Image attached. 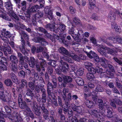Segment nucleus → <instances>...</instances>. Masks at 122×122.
I'll return each instance as SVG.
<instances>
[{
  "label": "nucleus",
  "mask_w": 122,
  "mask_h": 122,
  "mask_svg": "<svg viewBox=\"0 0 122 122\" xmlns=\"http://www.w3.org/2000/svg\"><path fill=\"white\" fill-rule=\"evenodd\" d=\"M90 113L94 117L98 118L97 120H96L95 122H101L103 120V114L99 112L97 108L90 111Z\"/></svg>",
  "instance_id": "f257e3e1"
},
{
  "label": "nucleus",
  "mask_w": 122,
  "mask_h": 122,
  "mask_svg": "<svg viewBox=\"0 0 122 122\" xmlns=\"http://www.w3.org/2000/svg\"><path fill=\"white\" fill-rule=\"evenodd\" d=\"M20 34L21 35L20 41L22 45H25L27 44L30 46V43L29 41V36L25 32L23 31H19Z\"/></svg>",
  "instance_id": "f03ea898"
},
{
  "label": "nucleus",
  "mask_w": 122,
  "mask_h": 122,
  "mask_svg": "<svg viewBox=\"0 0 122 122\" xmlns=\"http://www.w3.org/2000/svg\"><path fill=\"white\" fill-rule=\"evenodd\" d=\"M54 19L51 23H49L45 26V28L48 30L53 31L54 32L58 33L59 32L60 29L58 27H56L55 26V21Z\"/></svg>",
  "instance_id": "7ed1b4c3"
},
{
  "label": "nucleus",
  "mask_w": 122,
  "mask_h": 122,
  "mask_svg": "<svg viewBox=\"0 0 122 122\" xmlns=\"http://www.w3.org/2000/svg\"><path fill=\"white\" fill-rule=\"evenodd\" d=\"M47 65V62L45 60H42L41 61H39V64H37L36 65V70L40 72L41 71V69H42L43 71H45V67Z\"/></svg>",
  "instance_id": "20e7f679"
},
{
  "label": "nucleus",
  "mask_w": 122,
  "mask_h": 122,
  "mask_svg": "<svg viewBox=\"0 0 122 122\" xmlns=\"http://www.w3.org/2000/svg\"><path fill=\"white\" fill-rule=\"evenodd\" d=\"M0 99L4 102H7L9 103L10 106V103L12 102L10 101L11 97L10 96H7L4 94V92H0Z\"/></svg>",
  "instance_id": "39448f33"
},
{
  "label": "nucleus",
  "mask_w": 122,
  "mask_h": 122,
  "mask_svg": "<svg viewBox=\"0 0 122 122\" xmlns=\"http://www.w3.org/2000/svg\"><path fill=\"white\" fill-rule=\"evenodd\" d=\"M62 78L63 82L62 83L61 85L63 87H65L68 83H71L72 81V78L70 76L63 75Z\"/></svg>",
  "instance_id": "423d86ee"
},
{
  "label": "nucleus",
  "mask_w": 122,
  "mask_h": 122,
  "mask_svg": "<svg viewBox=\"0 0 122 122\" xmlns=\"http://www.w3.org/2000/svg\"><path fill=\"white\" fill-rule=\"evenodd\" d=\"M99 46L100 48L98 49V51L99 53L102 56L108 57V56L106 51L104 50H106L107 47L102 45H99Z\"/></svg>",
  "instance_id": "0eeeda50"
},
{
  "label": "nucleus",
  "mask_w": 122,
  "mask_h": 122,
  "mask_svg": "<svg viewBox=\"0 0 122 122\" xmlns=\"http://www.w3.org/2000/svg\"><path fill=\"white\" fill-rule=\"evenodd\" d=\"M45 13L46 14L48 18L50 20H54L55 19L52 15V11L49 9V7L47 6L44 8Z\"/></svg>",
  "instance_id": "6e6552de"
},
{
  "label": "nucleus",
  "mask_w": 122,
  "mask_h": 122,
  "mask_svg": "<svg viewBox=\"0 0 122 122\" xmlns=\"http://www.w3.org/2000/svg\"><path fill=\"white\" fill-rule=\"evenodd\" d=\"M84 35V33L82 30H78L77 34L75 35V37H74V39L78 41H80L83 38Z\"/></svg>",
  "instance_id": "1a4fd4ad"
},
{
  "label": "nucleus",
  "mask_w": 122,
  "mask_h": 122,
  "mask_svg": "<svg viewBox=\"0 0 122 122\" xmlns=\"http://www.w3.org/2000/svg\"><path fill=\"white\" fill-rule=\"evenodd\" d=\"M43 15V13L40 11L36 14L35 16H33L32 17V22L33 23V24L35 26L36 25V20L42 17Z\"/></svg>",
  "instance_id": "9d476101"
},
{
  "label": "nucleus",
  "mask_w": 122,
  "mask_h": 122,
  "mask_svg": "<svg viewBox=\"0 0 122 122\" xmlns=\"http://www.w3.org/2000/svg\"><path fill=\"white\" fill-rule=\"evenodd\" d=\"M60 63L62 65L61 69V71L65 73H67L68 71L69 65L62 60L60 61Z\"/></svg>",
  "instance_id": "9b49d317"
},
{
  "label": "nucleus",
  "mask_w": 122,
  "mask_h": 122,
  "mask_svg": "<svg viewBox=\"0 0 122 122\" xmlns=\"http://www.w3.org/2000/svg\"><path fill=\"white\" fill-rule=\"evenodd\" d=\"M1 35L2 36V39L6 43H8L9 42V40L7 38L9 37L10 36V32L7 31L2 32H1Z\"/></svg>",
  "instance_id": "f8f14e48"
},
{
  "label": "nucleus",
  "mask_w": 122,
  "mask_h": 122,
  "mask_svg": "<svg viewBox=\"0 0 122 122\" xmlns=\"http://www.w3.org/2000/svg\"><path fill=\"white\" fill-rule=\"evenodd\" d=\"M18 56L19 58V62L20 64H24V60L26 59V61H29V58L26 56H23L20 53H17Z\"/></svg>",
  "instance_id": "ddd939ff"
},
{
  "label": "nucleus",
  "mask_w": 122,
  "mask_h": 122,
  "mask_svg": "<svg viewBox=\"0 0 122 122\" xmlns=\"http://www.w3.org/2000/svg\"><path fill=\"white\" fill-rule=\"evenodd\" d=\"M43 50V47L39 46H37L36 47L33 46L31 48L32 53L34 54L35 52L38 53L42 52Z\"/></svg>",
  "instance_id": "4468645a"
},
{
  "label": "nucleus",
  "mask_w": 122,
  "mask_h": 122,
  "mask_svg": "<svg viewBox=\"0 0 122 122\" xmlns=\"http://www.w3.org/2000/svg\"><path fill=\"white\" fill-rule=\"evenodd\" d=\"M24 14L25 15V16L26 18V20L29 25L30 26H31L33 25V23L32 22V20L31 22V19H30V13L27 10L24 12Z\"/></svg>",
  "instance_id": "2eb2a0df"
},
{
  "label": "nucleus",
  "mask_w": 122,
  "mask_h": 122,
  "mask_svg": "<svg viewBox=\"0 0 122 122\" xmlns=\"http://www.w3.org/2000/svg\"><path fill=\"white\" fill-rule=\"evenodd\" d=\"M40 9L39 6L37 5H36L32 6H30L28 9L29 13L36 12L38 11L39 9Z\"/></svg>",
  "instance_id": "dca6fc26"
},
{
  "label": "nucleus",
  "mask_w": 122,
  "mask_h": 122,
  "mask_svg": "<svg viewBox=\"0 0 122 122\" xmlns=\"http://www.w3.org/2000/svg\"><path fill=\"white\" fill-rule=\"evenodd\" d=\"M38 61L37 59H35L34 57H31L29 61V64L30 66L32 67H34L35 65L38 64Z\"/></svg>",
  "instance_id": "f3484780"
},
{
  "label": "nucleus",
  "mask_w": 122,
  "mask_h": 122,
  "mask_svg": "<svg viewBox=\"0 0 122 122\" xmlns=\"http://www.w3.org/2000/svg\"><path fill=\"white\" fill-rule=\"evenodd\" d=\"M106 108L105 110H107V117L109 118H111L113 117L112 113L111 111L112 108L110 107L109 105H107Z\"/></svg>",
  "instance_id": "a211bd4d"
},
{
  "label": "nucleus",
  "mask_w": 122,
  "mask_h": 122,
  "mask_svg": "<svg viewBox=\"0 0 122 122\" xmlns=\"http://www.w3.org/2000/svg\"><path fill=\"white\" fill-rule=\"evenodd\" d=\"M59 51L61 54L67 55L68 56L70 54V52H69L66 49L63 47L59 48Z\"/></svg>",
  "instance_id": "6ab92c4d"
},
{
  "label": "nucleus",
  "mask_w": 122,
  "mask_h": 122,
  "mask_svg": "<svg viewBox=\"0 0 122 122\" xmlns=\"http://www.w3.org/2000/svg\"><path fill=\"white\" fill-rule=\"evenodd\" d=\"M19 4H18V7L19 8H20L21 7V10L23 11L26 10V1H23L21 2L20 4H19Z\"/></svg>",
  "instance_id": "aec40b11"
},
{
  "label": "nucleus",
  "mask_w": 122,
  "mask_h": 122,
  "mask_svg": "<svg viewBox=\"0 0 122 122\" xmlns=\"http://www.w3.org/2000/svg\"><path fill=\"white\" fill-rule=\"evenodd\" d=\"M20 107L22 109H25L26 110L29 107L26 102L23 101L18 103Z\"/></svg>",
  "instance_id": "412c9836"
},
{
  "label": "nucleus",
  "mask_w": 122,
  "mask_h": 122,
  "mask_svg": "<svg viewBox=\"0 0 122 122\" xmlns=\"http://www.w3.org/2000/svg\"><path fill=\"white\" fill-rule=\"evenodd\" d=\"M108 61L103 57L100 58V64L101 66L105 68H106L107 66L106 63H108Z\"/></svg>",
  "instance_id": "4be33fe9"
},
{
  "label": "nucleus",
  "mask_w": 122,
  "mask_h": 122,
  "mask_svg": "<svg viewBox=\"0 0 122 122\" xmlns=\"http://www.w3.org/2000/svg\"><path fill=\"white\" fill-rule=\"evenodd\" d=\"M10 60L12 63H18V62L16 56L14 55H11L10 57Z\"/></svg>",
  "instance_id": "5701e85b"
},
{
  "label": "nucleus",
  "mask_w": 122,
  "mask_h": 122,
  "mask_svg": "<svg viewBox=\"0 0 122 122\" xmlns=\"http://www.w3.org/2000/svg\"><path fill=\"white\" fill-rule=\"evenodd\" d=\"M71 57L72 59L75 61H80V59L78 56L73 53V52L71 51L70 54L69 56Z\"/></svg>",
  "instance_id": "b1692460"
},
{
  "label": "nucleus",
  "mask_w": 122,
  "mask_h": 122,
  "mask_svg": "<svg viewBox=\"0 0 122 122\" xmlns=\"http://www.w3.org/2000/svg\"><path fill=\"white\" fill-rule=\"evenodd\" d=\"M17 64V63H12L11 65L10 69L14 72H17L18 70Z\"/></svg>",
  "instance_id": "393cba45"
},
{
  "label": "nucleus",
  "mask_w": 122,
  "mask_h": 122,
  "mask_svg": "<svg viewBox=\"0 0 122 122\" xmlns=\"http://www.w3.org/2000/svg\"><path fill=\"white\" fill-rule=\"evenodd\" d=\"M84 52L87 54V56L90 58H94L97 56V55L96 54L92 51H90L89 53H88L87 52Z\"/></svg>",
  "instance_id": "a878e982"
},
{
  "label": "nucleus",
  "mask_w": 122,
  "mask_h": 122,
  "mask_svg": "<svg viewBox=\"0 0 122 122\" xmlns=\"http://www.w3.org/2000/svg\"><path fill=\"white\" fill-rule=\"evenodd\" d=\"M16 115L14 116V119L15 120L12 122H22V119L19 115L17 112L16 113Z\"/></svg>",
  "instance_id": "bb28decb"
},
{
  "label": "nucleus",
  "mask_w": 122,
  "mask_h": 122,
  "mask_svg": "<svg viewBox=\"0 0 122 122\" xmlns=\"http://www.w3.org/2000/svg\"><path fill=\"white\" fill-rule=\"evenodd\" d=\"M89 4L88 6L89 8L90 9H93L95 6V0H88Z\"/></svg>",
  "instance_id": "cd10ccee"
},
{
  "label": "nucleus",
  "mask_w": 122,
  "mask_h": 122,
  "mask_svg": "<svg viewBox=\"0 0 122 122\" xmlns=\"http://www.w3.org/2000/svg\"><path fill=\"white\" fill-rule=\"evenodd\" d=\"M116 16L114 12H111L108 14V18L112 21H113L116 19Z\"/></svg>",
  "instance_id": "c85d7f7f"
},
{
  "label": "nucleus",
  "mask_w": 122,
  "mask_h": 122,
  "mask_svg": "<svg viewBox=\"0 0 122 122\" xmlns=\"http://www.w3.org/2000/svg\"><path fill=\"white\" fill-rule=\"evenodd\" d=\"M26 92V95L28 96H30V97H32L33 96H34L31 90L28 88L26 87L25 90Z\"/></svg>",
  "instance_id": "c756f323"
},
{
  "label": "nucleus",
  "mask_w": 122,
  "mask_h": 122,
  "mask_svg": "<svg viewBox=\"0 0 122 122\" xmlns=\"http://www.w3.org/2000/svg\"><path fill=\"white\" fill-rule=\"evenodd\" d=\"M86 104L87 107L89 108L93 107L94 106V104L92 101L87 100L86 101Z\"/></svg>",
  "instance_id": "7c9ffc66"
},
{
  "label": "nucleus",
  "mask_w": 122,
  "mask_h": 122,
  "mask_svg": "<svg viewBox=\"0 0 122 122\" xmlns=\"http://www.w3.org/2000/svg\"><path fill=\"white\" fill-rule=\"evenodd\" d=\"M76 81L79 85L83 86L84 84V82L83 79L80 77H77L76 80Z\"/></svg>",
  "instance_id": "2f4dec72"
},
{
  "label": "nucleus",
  "mask_w": 122,
  "mask_h": 122,
  "mask_svg": "<svg viewBox=\"0 0 122 122\" xmlns=\"http://www.w3.org/2000/svg\"><path fill=\"white\" fill-rule=\"evenodd\" d=\"M27 112V114L28 116L30 117L31 118L33 119L34 118V114L31 110L29 108L26 110Z\"/></svg>",
  "instance_id": "473e14b6"
},
{
  "label": "nucleus",
  "mask_w": 122,
  "mask_h": 122,
  "mask_svg": "<svg viewBox=\"0 0 122 122\" xmlns=\"http://www.w3.org/2000/svg\"><path fill=\"white\" fill-rule=\"evenodd\" d=\"M32 103V106H31V109L32 111L34 112L36 111H38L37 105L35 101H34Z\"/></svg>",
  "instance_id": "72a5a7b5"
},
{
  "label": "nucleus",
  "mask_w": 122,
  "mask_h": 122,
  "mask_svg": "<svg viewBox=\"0 0 122 122\" xmlns=\"http://www.w3.org/2000/svg\"><path fill=\"white\" fill-rule=\"evenodd\" d=\"M95 91L97 92H102L104 91V89L101 85H98L96 87Z\"/></svg>",
  "instance_id": "f704fd0d"
},
{
  "label": "nucleus",
  "mask_w": 122,
  "mask_h": 122,
  "mask_svg": "<svg viewBox=\"0 0 122 122\" xmlns=\"http://www.w3.org/2000/svg\"><path fill=\"white\" fill-rule=\"evenodd\" d=\"M22 46H21L19 47L20 50L25 55H27L28 53L25 48V45H22Z\"/></svg>",
  "instance_id": "c9c22d12"
},
{
  "label": "nucleus",
  "mask_w": 122,
  "mask_h": 122,
  "mask_svg": "<svg viewBox=\"0 0 122 122\" xmlns=\"http://www.w3.org/2000/svg\"><path fill=\"white\" fill-rule=\"evenodd\" d=\"M4 82L7 86L11 87L12 85V82L11 80L10 79H8L5 80L4 81Z\"/></svg>",
  "instance_id": "e433bc0d"
},
{
  "label": "nucleus",
  "mask_w": 122,
  "mask_h": 122,
  "mask_svg": "<svg viewBox=\"0 0 122 122\" xmlns=\"http://www.w3.org/2000/svg\"><path fill=\"white\" fill-rule=\"evenodd\" d=\"M56 98H54L53 99V101H52L51 105L54 108H55V107L58 106V105L56 100Z\"/></svg>",
  "instance_id": "4c0bfd02"
},
{
  "label": "nucleus",
  "mask_w": 122,
  "mask_h": 122,
  "mask_svg": "<svg viewBox=\"0 0 122 122\" xmlns=\"http://www.w3.org/2000/svg\"><path fill=\"white\" fill-rule=\"evenodd\" d=\"M86 77L88 80L92 81L93 80L94 78V75L92 74H90V73H89L87 74Z\"/></svg>",
  "instance_id": "58836bf2"
},
{
  "label": "nucleus",
  "mask_w": 122,
  "mask_h": 122,
  "mask_svg": "<svg viewBox=\"0 0 122 122\" xmlns=\"http://www.w3.org/2000/svg\"><path fill=\"white\" fill-rule=\"evenodd\" d=\"M10 77L12 81L14 82H15L17 81V78L16 76L13 72H12L10 74Z\"/></svg>",
  "instance_id": "ea45409f"
},
{
  "label": "nucleus",
  "mask_w": 122,
  "mask_h": 122,
  "mask_svg": "<svg viewBox=\"0 0 122 122\" xmlns=\"http://www.w3.org/2000/svg\"><path fill=\"white\" fill-rule=\"evenodd\" d=\"M51 90H47V93L48 94V96L49 98H52V99L55 97V96L54 93L51 92Z\"/></svg>",
  "instance_id": "a19ab883"
},
{
  "label": "nucleus",
  "mask_w": 122,
  "mask_h": 122,
  "mask_svg": "<svg viewBox=\"0 0 122 122\" xmlns=\"http://www.w3.org/2000/svg\"><path fill=\"white\" fill-rule=\"evenodd\" d=\"M54 85L53 86L51 83L48 81L47 84V90H52L54 88Z\"/></svg>",
  "instance_id": "79ce46f5"
},
{
  "label": "nucleus",
  "mask_w": 122,
  "mask_h": 122,
  "mask_svg": "<svg viewBox=\"0 0 122 122\" xmlns=\"http://www.w3.org/2000/svg\"><path fill=\"white\" fill-rule=\"evenodd\" d=\"M83 69L82 68L79 69L76 71V75L78 76H82L83 73Z\"/></svg>",
  "instance_id": "37998d69"
},
{
  "label": "nucleus",
  "mask_w": 122,
  "mask_h": 122,
  "mask_svg": "<svg viewBox=\"0 0 122 122\" xmlns=\"http://www.w3.org/2000/svg\"><path fill=\"white\" fill-rule=\"evenodd\" d=\"M84 65L85 67L87 70L91 67L93 65L92 63L88 62H85L84 63Z\"/></svg>",
  "instance_id": "c03bdc74"
},
{
  "label": "nucleus",
  "mask_w": 122,
  "mask_h": 122,
  "mask_svg": "<svg viewBox=\"0 0 122 122\" xmlns=\"http://www.w3.org/2000/svg\"><path fill=\"white\" fill-rule=\"evenodd\" d=\"M105 68L104 69H102V72L101 73V77H106V73H107V72L108 70L106 69Z\"/></svg>",
  "instance_id": "a18cd8bd"
},
{
  "label": "nucleus",
  "mask_w": 122,
  "mask_h": 122,
  "mask_svg": "<svg viewBox=\"0 0 122 122\" xmlns=\"http://www.w3.org/2000/svg\"><path fill=\"white\" fill-rule=\"evenodd\" d=\"M110 105L113 107L114 109L116 108L117 107L115 99H113L111 100L110 101Z\"/></svg>",
  "instance_id": "49530a36"
},
{
  "label": "nucleus",
  "mask_w": 122,
  "mask_h": 122,
  "mask_svg": "<svg viewBox=\"0 0 122 122\" xmlns=\"http://www.w3.org/2000/svg\"><path fill=\"white\" fill-rule=\"evenodd\" d=\"M36 30L37 31H40L45 33L46 32V30L44 28L42 27H38L35 28Z\"/></svg>",
  "instance_id": "de8ad7c7"
},
{
  "label": "nucleus",
  "mask_w": 122,
  "mask_h": 122,
  "mask_svg": "<svg viewBox=\"0 0 122 122\" xmlns=\"http://www.w3.org/2000/svg\"><path fill=\"white\" fill-rule=\"evenodd\" d=\"M28 85L31 90H34L35 85L34 83L31 81H30L28 83Z\"/></svg>",
  "instance_id": "09e8293b"
},
{
  "label": "nucleus",
  "mask_w": 122,
  "mask_h": 122,
  "mask_svg": "<svg viewBox=\"0 0 122 122\" xmlns=\"http://www.w3.org/2000/svg\"><path fill=\"white\" fill-rule=\"evenodd\" d=\"M42 45L45 46L47 45V42L46 40L44 38L41 37L40 42Z\"/></svg>",
  "instance_id": "8fccbe9b"
},
{
  "label": "nucleus",
  "mask_w": 122,
  "mask_h": 122,
  "mask_svg": "<svg viewBox=\"0 0 122 122\" xmlns=\"http://www.w3.org/2000/svg\"><path fill=\"white\" fill-rule=\"evenodd\" d=\"M52 82L54 85V88H55L57 87L56 79V77L55 76H52Z\"/></svg>",
  "instance_id": "3c124183"
},
{
  "label": "nucleus",
  "mask_w": 122,
  "mask_h": 122,
  "mask_svg": "<svg viewBox=\"0 0 122 122\" xmlns=\"http://www.w3.org/2000/svg\"><path fill=\"white\" fill-rule=\"evenodd\" d=\"M106 50L107 51V53L110 54L111 55L115 56L114 55H115L114 53V51L111 49L107 47Z\"/></svg>",
  "instance_id": "603ef678"
},
{
  "label": "nucleus",
  "mask_w": 122,
  "mask_h": 122,
  "mask_svg": "<svg viewBox=\"0 0 122 122\" xmlns=\"http://www.w3.org/2000/svg\"><path fill=\"white\" fill-rule=\"evenodd\" d=\"M44 86L43 85L40 86L41 88H40V89L41 92L42 93V96H46V90L43 88Z\"/></svg>",
  "instance_id": "864d4df0"
},
{
  "label": "nucleus",
  "mask_w": 122,
  "mask_h": 122,
  "mask_svg": "<svg viewBox=\"0 0 122 122\" xmlns=\"http://www.w3.org/2000/svg\"><path fill=\"white\" fill-rule=\"evenodd\" d=\"M74 28L72 27L68 30L69 33L71 35L72 37L74 38V37H75V36H74L75 33L74 32Z\"/></svg>",
  "instance_id": "5fc2aeb1"
},
{
  "label": "nucleus",
  "mask_w": 122,
  "mask_h": 122,
  "mask_svg": "<svg viewBox=\"0 0 122 122\" xmlns=\"http://www.w3.org/2000/svg\"><path fill=\"white\" fill-rule=\"evenodd\" d=\"M88 70L89 71V73H90V74H92L93 75L96 73V69H95L93 67H91Z\"/></svg>",
  "instance_id": "6e6d98bb"
},
{
  "label": "nucleus",
  "mask_w": 122,
  "mask_h": 122,
  "mask_svg": "<svg viewBox=\"0 0 122 122\" xmlns=\"http://www.w3.org/2000/svg\"><path fill=\"white\" fill-rule=\"evenodd\" d=\"M5 7L9 10H11L12 9V5L10 2H7L5 5Z\"/></svg>",
  "instance_id": "4d7b16f0"
},
{
  "label": "nucleus",
  "mask_w": 122,
  "mask_h": 122,
  "mask_svg": "<svg viewBox=\"0 0 122 122\" xmlns=\"http://www.w3.org/2000/svg\"><path fill=\"white\" fill-rule=\"evenodd\" d=\"M48 73L50 75H51L53 72V69L52 67L51 66H48L47 67Z\"/></svg>",
  "instance_id": "13d9d810"
},
{
  "label": "nucleus",
  "mask_w": 122,
  "mask_h": 122,
  "mask_svg": "<svg viewBox=\"0 0 122 122\" xmlns=\"http://www.w3.org/2000/svg\"><path fill=\"white\" fill-rule=\"evenodd\" d=\"M33 99L32 97H30V98H29L28 97H25V101L27 103H30L31 104V102H32V100Z\"/></svg>",
  "instance_id": "bf43d9fd"
},
{
  "label": "nucleus",
  "mask_w": 122,
  "mask_h": 122,
  "mask_svg": "<svg viewBox=\"0 0 122 122\" xmlns=\"http://www.w3.org/2000/svg\"><path fill=\"white\" fill-rule=\"evenodd\" d=\"M71 100H70L69 99L66 100L65 101V105H66V108H68L70 106V101H71Z\"/></svg>",
  "instance_id": "052dcab7"
},
{
  "label": "nucleus",
  "mask_w": 122,
  "mask_h": 122,
  "mask_svg": "<svg viewBox=\"0 0 122 122\" xmlns=\"http://www.w3.org/2000/svg\"><path fill=\"white\" fill-rule=\"evenodd\" d=\"M0 69L3 71H6L7 70L6 66L3 63L0 65Z\"/></svg>",
  "instance_id": "680f3d73"
},
{
  "label": "nucleus",
  "mask_w": 122,
  "mask_h": 122,
  "mask_svg": "<svg viewBox=\"0 0 122 122\" xmlns=\"http://www.w3.org/2000/svg\"><path fill=\"white\" fill-rule=\"evenodd\" d=\"M1 17L4 19L8 21H10L11 19L6 15L1 14Z\"/></svg>",
  "instance_id": "e2e57ef3"
},
{
  "label": "nucleus",
  "mask_w": 122,
  "mask_h": 122,
  "mask_svg": "<svg viewBox=\"0 0 122 122\" xmlns=\"http://www.w3.org/2000/svg\"><path fill=\"white\" fill-rule=\"evenodd\" d=\"M58 104L62 108L63 107V106L62 105V102L61 99V98L59 96H58Z\"/></svg>",
  "instance_id": "0e129e2a"
},
{
  "label": "nucleus",
  "mask_w": 122,
  "mask_h": 122,
  "mask_svg": "<svg viewBox=\"0 0 122 122\" xmlns=\"http://www.w3.org/2000/svg\"><path fill=\"white\" fill-rule=\"evenodd\" d=\"M4 49L7 51L9 54H11L12 53V51L11 50V48L10 46L7 47H5Z\"/></svg>",
  "instance_id": "69168bd1"
},
{
  "label": "nucleus",
  "mask_w": 122,
  "mask_h": 122,
  "mask_svg": "<svg viewBox=\"0 0 122 122\" xmlns=\"http://www.w3.org/2000/svg\"><path fill=\"white\" fill-rule=\"evenodd\" d=\"M113 59L119 64L122 66V61L118 60L117 58L115 57H114Z\"/></svg>",
  "instance_id": "338daca9"
},
{
  "label": "nucleus",
  "mask_w": 122,
  "mask_h": 122,
  "mask_svg": "<svg viewBox=\"0 0 122 122\" xmlns=\"http://www.w3.org/2000/svg\"><path fill=\"white\" fill-rule=\"evenodd\" d=\"M70 120L71 121V122H79L77 118L75 116L72 117Z\"/></svg>",
  "instance_id": "774afa93"
}]
</instances>
